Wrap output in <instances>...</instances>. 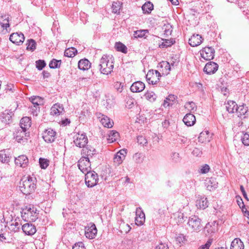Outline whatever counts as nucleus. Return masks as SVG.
Listing matches in <instances>:
<instances>
[{
	"label": "nucleus",
	"instance_id": "33",
	"mask_svg": "<svg viewBox=\"0 0 249 249\" xmlns=\"http://www.w3.org/2000/svg\"><path fill=\"white\" fill-rule=\"evenodd\" d=\"M62 105L55 104L51 108V114L53 115H58L62 112L63 110Z\"/></svg>",
	"mask_w": 249,
	"mask_h": 249
},
{
	"label": "nucleus",
	"instance_id": "49",
	"mask_svg": "<svg viewBox=\"0 0 249 249\" xmlns=\"http://www.w3.org/2000/svg\"><path fill=\"white\" fill-rule=\"evenodd\" d=\"M171 158L172 162L174 163L179 162L181 160L179 153L177 152H172L171 154Z\"/></svg>",
	"mask_w": 249,
	"mask_h": 249
},
{
	"label": "nucleus",
	"instance_id": "39",
	"mask_svg": "<svg viewBox=\"0 0 249 249\" xmlns=\"http://www.w3.org/2000/svg\"><path fill=\"white\" fill-rule=\"evenodd\" d=\"M19 221V220H17L16 219L14 220H12L11 223L10 225V229L14 232L18 231L21 225V223Z\"/></svg>",
	"mask_w": 249,
	"mask_h": 249
},
{
	"label": "nucleus",
	"instance_id": "41",
	"mask_svg": "<svg viewBox=\"0 0 249 249\" xmlns=\"http://www.w3.org/2000/svg\"><path fill=\"white\" fill-rule=\"evenodd\" d=\"M13 241L11 235L9 233L0 234V241L4 243H11Z\"/></svg>",
	"mask_w": 249,
	"mask_h": 249
},
{
	"label": "nucleus",
	"instance_id": "38",
	"mask_svg": "<svg viewBox=\"0 0 249 249\" xmlns=\"http://www.w3.org/2000/svg\"><path fill=\"white\" fill-rule=\"evenodd\" d=\"M143 13L149 14L153 9V5L150 1L146 2L142 7Z\"/></svg>",
	"mask_w": 249,
	"mask_h": 249
},
{
	"label": "nucleus",
	"instance_id": "32",
	"mask_svg": "<svg viewBox=\"0 0 249 249\" xmlns=\"http://www.w3.org/2000/svg\"><path fill=\"white\" fill-rule=\"evenodd\" d=\"M100 122L104 127L107 128H111L114 124L113 121L111 120L109 118L104 115H102Z\"/></svg>",
	"mask_w": 249,
	"mask_h": 249
},
{
	"label": "nucleus",
	"instance_id": "48",
	"mask_svg": "<svg viewBox=\"0 0 249 249\" xmlns=\"http://www.w3.org/2000/svg\"><path fill=\"white\" fill-rule=\"evenodd\" d=\"M145 98L150 102H154L157 98L156 94L153 91H147L144 95Z\"/></svg>",
	"mask_w": 249,
	"mask_h": 249
},
{
	"label": "nucleus",
	"instance_id": "15",
	"mask_svg": "<svg viewBox=\"0 0 249 249\" xmlns=\"http://www.w3.org/2000/svg\"><path fill=\"white\" fill-rule=\"evenodd\" d=\"M24 39V35L21 32L14 33L9 37V39L12 42L18 45L22 43Z\"/></svg>",
	"mask_w": 249,
	"mask_h": 249
},
{
	"label": "nucleus",
	"instance_id": "54",
	"mask_svg": "<svg viewBox=\"0 0 249 249\" xmlns=\"http://www.w3.org/2000/svg\"><path fill=\"white\" fill-rule=\"evenodd\" d=\"M39 162L42 169H46L49 165V161L45 159L40 158Z\"/></svg>",
	"mask_w": 249,
	"mask_h": 249
},
{
	"label": "nucleus",
	"instance_id": "63",
	"mask_svg": "<svg viewBox=\"0 0 249 249\" xmlns=\"http://www.w3.org/2000/svg\"><path fill=\"white\" fill-rule=\"evenodd\" d=\"M192 154L195 156H200L202 154V151L198 148H195L192 151Z\"/></svg>",
	"mask_w": 249,
	"mask_h": 249
},
{
	"label": "nucleus",
	"instance_id": "26",
	"mask_svg": "<svg viewBox=\"0 0 249 249\" xmlns=\"http://www.w3.org/2000/svg\"><path fill=\"white\" fill-rule=\"evenodd\" d=\"M159 67L160 68V71L161 72L162 75H167L171 70V65L167 61H162L159 64Z\"/></svg>",
	"mask_w": 249,
	"mask_h": 249
},
{
	"label": "nucleus",
	"instance_id": "25",
	"mask_svg": "<svg viewBox=\"0 0 249 249\" xmlns=\"http://www.w3.org/2000/svg\"><path fill=\"white\" fill-rule=\"evenodd\" d=\"M183 121L188 126H193L196 122L195 116L192 113H187L184 117Z\"/></svg>",
	"mask_w": 249,
	"mask_h": 249
},
{
	"label": "nucleus",
	"instance_id": "23",
	"mask_svg": "<svg viewBox=\"0 0 249 249\" xmlns=\"http://www.w3.org/2000/svg\"><path fill=\"white\" fill-rule=\"evenodd\" d=\"M145 88V84L140 81H137L132 84L130 87V90L133 92H140Z\"/></svg>",
	"mask_w": 249,
	"mask_h": 249
},
{
	"label": "nucleus",
	"instance_id": "31",
	"mask_svg": "<svg viewBox=\"0 0 249 249\" xmlns=\"http://www.w3.org/2000/svg\"><path fill=\"white\" fill-rule=\"evenodd\" d=\"M31 125V120L29 117H23L20 121V128L27 130Z\"/></svg>",
	"mask_w": 249,
	"mask_h": 249
},
{
	"label": "nucleus",
	"instance_id": "55",
	"mask_svg": "<svg viewBox=\"0 0 249 249\" xmlns=\"http://www.w3.org/2000/svg\"><path fill=\"white\" fill-rule=\"evenodd\" d=\"M147 32V30L137 31L134 32V36L136 38L142 37L145 36V33Z\"/></svg>",
	"mask_w": 249,
	"mask_h": 249
},
{
	"label": "nucleus",
	"instance_id": "2",
	"mask_svg": "<svg viewBox=\"0 0 249 249\" xmlns=\"http://www.w3.org/2000/svg\"><path fill=\"white\" fill-rule=\"evenodd\" d=\"M98 67L101 73L108 75L113 71L114 64L112 60H109L108 56L103 55L100 60Z\"/></svg>",
	"mask_w": 249,
	"mask_h": 249
},
{
	"label": "nucleus",
	"instance_id": "7",
	"mask_svg": "<svg viewBox=\"0 0 249 249\" xmlns=\"http://www.w3.org/2000/svg\"><path fill=\"white\" fill-rule=\"evenodd\" d=\"M90 166L89 158L86 157H82L78 162V168L84 174L91 171Z\"/></svg>",
	"mask_w": 249,
	"mask_h": 249
},
{
	"label": "nucleus",
	"instance_id": "29",
	"mask_svg": "<svg viewBox=\"0 0 249 249\" xmlns=\"http://www.w3.org/2000/svg\"><path fill=\"white\" fill-rule=\"evenodd\" d=\"M78 66L81 70H88L91 67V63L87 59H82L79 61Z\"/></svg>",
	"mask_w": 249,
	"mask_h": 249
},
{
	"label": "nucleus",
	"instance_id": "64",
	"mask_svg": "<svg viewBox=\"0 0 249 249\" xmlns=\"http://www.w3.org/2000/svg\"><path fill=\"white\" fill-rule=\"evenodd\" d=\"M155 249H169V248L167 245L161 243L157 246Z\"/></svg>",
	"mask_w": 249,
	"mask_h": 249
},
{
	"label": "nucleus",
	"instance_id": "28",
	"mask_svg": "<svg viewBox=\"0 0 249 249\" xmlns=\"http://www.w3.org/2000/svg\"><path fill=\"white\" fill-rule=\"evenodd\" d=\"M218 183L216 182L215 178H211L205 181V186L207 189L209 191H212L217 187Z\"/></svg>",
	"mask_w": 249,
	"mask_h": 249
},
{
	"label": "nucleus",
	"instance_id": "35",
	"mask_svg": "<svg viewBox=\"0 0 249 249\" xmlns=\"http://www.w3.org/2000/svg\"><path fill=\"white\" fill-rule=\"evenodd\" d=\"M196 206L198 208L205 209L208 206L207 198L206 197H201L196 200Z\"/></svg>",
	"mask_w": 249,
	"mask_h": 249
},
{
	"label": "nucleus",
	"instance_id": "14",
	"mask_svg": "<svg viewBox=\"0 0 249 249\" xmlns=\"http://www.w3.org/2000/svg\"><path fill=\"white\" fill-rule=\"evenodd\" d=\"M145 220V214L141 207H138L136 210L135 224L137 226L142 225Z\"/></svg>",
	"mask_w": 249,
	"mask_h": 249
},
{
	"label": "nucleus",
	"instance_id": "13",
	"mask_svg": "<svg viewBox=\"0 0 249 249\" xmlns=\"http://www.w3.org/2000/svg\"><path fill=\"white\" fill-rule=\"evenodd\" d=\"M85 235L87 238L90 239L95 238L97 232V230L94 224L90 223L89 225L85 227Z\"/></svg>",
	"mask_w": 249,
	"mask_h": 249
},
{
	"label": "nucleus",
	"instance_id": "34",
	"mask_svg": "<svg viewBox=\"0 0 249 249\" xmlns=\"http://www.w3.org/2000/svg\"><path fill=\"white\" fill-rule=\"evenodd\" d=\"M119 136V133L115 130H110L107 134V140L108 142L112 143L116 141Z\"/></svg>",
	"mask_w": 249,
	"mask_h": 249
},
{
	"label": "nucleus",
	"instance_id": "57",
	"mask_svg": "<svg viewBox=\"0 0 249 249\" xmlns=\"http://www.w3.org/2000/svg\"><path fill=\"white\" fill-rule=\"evenodd\" d=\"M137 142L140 144L144 145L147 143V140L143 136H139L137 137Z\"/></svg>",
	"mask_w": 249,
	"mask_h": 249
},
{
	"label": "nucleus",
	"instance_id": "22",
	"mask_svg": "<svg viewBox=\"0 0 249 249\" xmlns=\"http://www.w3.org/2000/svg\"><path fill=\"white\" fill-rule=\"evenodd\" d=\"M82 151L83 155L82 157H86L89 159L96 154V150L89 145L83 147Z\"/></svg>",
	"mask_w": 249,
	"mask_h": 249
},
{
	"label": "nucleus",
	"instance_id": "50",
	"mask_svg": "<svg viewBox=\"0 0 249 249\" xmlns=\"http://www.w3.org/2000/svg\"><path fill=\"white\" fill-rule=\"evenodd\" d=\"M185 107L190 111L196 110V106L194 102H188L185 104Z\"/></svg>",
	"mask_w": 249,
	"mask_h": 249
},
{
	"label": "nucleus",
	"instance_id": "21",
	"mask_svg": "<svg viewBox=\"0 0 249 249\" xmlns=\"http://www.w3.org/2000/svg\"><path fill=\"white\" fill-rule=\"evenodd\" d=\"M15 162L17 165L21 167H25L28 163V159L26 156L22 155L15 158Z\"/></svg>",
	"mask_w": 249,
	"mask_h": 249
},
{
	"label": "nucleus",
	"instance_id": "12",
	"mask_svg": "<svg viewBox=\"0 0 249 249\" xmlns=\"http://www.w3.org/2000/svg\"><path fill=\"white\" fill-rule=\"evenodd\" d=\"M42 138L46 142H53L56 139V132L51 128L46 129L43 133Z\"/></svg>",
	"mask_w": 249,
	"mask_h": 249
},
{
	"label": "nucleus",
	"instance_id": "37",
	"mask_svg": "<svg viewBox=\"0 0 249 249\" xmlns=\"http://www.w3.org/2000/svg\"><path fill=\"white\" fill-rule=\"evenodd\" d=\"M177 98V96L175 95H169V96L164 100L163 106L165 107H166L170 105H172L174 104L175 101L176 100Z\"/></svg>",
	"mask_w": 249,
	"mask_h": 249
},
{
	"label": "nucleus",
	"instance_id": "58",
	"mask_svg": "<svg viewBox=\"0 0 249 249\" xmlns=\"http://www.w3.org/2000/svg\"><path fill=\"white\" fill-rule=\"evenodd\" d=\"M212 243V239H209L204 245L200 246L198 249H209Z\"/></svg>",
	"mask_w": 249,
	"mask_h": 249
},
{
	"label": "nucleus",
	"instance_id": "20",
	"mask_svg": "<svg viewBox=\"0 0 249 249\" xmlns=\"http://www.w3.org/2000/svg\"><path fill=\"white\" fill-rule=\"evenodd\" d=\"M202 42V36L198 35H193L189 39V44L192 47L199 45Z\"/></svg>",
	"mask_w": 249,
	"mask_h": 249
},
{
	"label": "nucleus",
	"instance_id": "24",
	"mask_svg": "<svg viewBox=\"0 0 249 249\" xmlns=\"http://www.w3.org/2000/svg\"><path fill=\"white\" fill-rule=\"evenodd\" d=\"M211 136L209 131L201 132L198 137V142L202 143H206L211 141Z\"/></svg>",
	"mask_w": 249,
	"mask_h": 249
},
{
	"label": "nucleus",
	"instance_id": "53",
	"mask_svg": "<svg viewBox=\"0 0 249 249\" xmlns=\"http://www.w3.org/2000/svg\"><path fill=\"white\" fill-rule=\"evenodd\" d=\"M36 67L39 70H42L46 65V62L44 60H38L36 62Z\"/></svg>",
	"mask_w": 249,
	"mask_h": 249
},
{
	"label": "nucleus",
	"instance_id": "8",
	"mask_svg": "<svg viewBox=\"0 0 249 249\" xmlns=\"http://www.w3.org/2000/svg\"><path fill=\"white\" fill-rule=\"evenodd\" d=\"M26 131L27 130L18 127L14 133V138L18 142H26L28 137H29V134Z\"/></svg>",
	"mask_w": 249,
	"mask_h": 249
},
{
	"label": "nucleus",
	"instance_id": "3",
	"mask_svg": "<svg viewBox=\"0 0 249 249\" xmlns=\"http://www.w3.org/2000/svg\"><path fill=\"white\" fill-rule=\"evenodd\" d=\"M21 216L26 221H35L38 218L36 209L33 206H26L22 209Z\"/></svg>",
	"mask_w": 249,
	"mask_h": 249
},
{
	"label": "nucleus",
	"instance_id": "16",
	"mask_svg": "<svg viewBox=\"0 0 249 249\" xmlns=\"http://www.w3.org/2000/svg\"><path fill=\"white\" fill-rule=\"evenodd\" d=\"M218 65L212 61L208 62L205 66L203 71L208 74L214 73L218 70Z\"/></svg>",
	"mask_w": 249,
	"mask_h": 249
},
{
	"label": "nucleus",
	"instance_id": "36",
	"mask_svg": "<svg viewBox=\"0 0 249 249\" xmlns=\"http://www.w3.org/2000/svg\"><path fill=\"white\" fill-rule=\"evenodd\" d=\"M237 106V104L233 101H229L226 104V109L230 113H234Z\"/></svg>",
	"mask_w": 249,
	"mask_h": 249
},
{
	"label": "nucleus",
	"instance_id": "6",
	"mask_svg": "<svg viewBox=\"0 0 249 249\" xmlns=\"http://www.w3.org/2000/svg\"><path fill=\"white\" fill-rule=\"evenodd\" d=\"M161 76L160 73L157 70H149L146 75V79L149 84L155 85L160 81Z\"/></svg>",
	"mask_w": 249,
	"mask_h": 249
},
{
	"label": "nucleus",
	"instance_id": "52",
	"mask_svg": "<svg viewBox=\"0 0 249 249\" xmlns=\"http://www.w3.org/2000/svg\"><path fill=\"white\" fill-rule=\"evenodd\" d=\"M124 160V159L121 156L116 153L114 157L113 161L117 165H119L122 163Z\"/></svg>",
	"mask_w": 249,
	"mask_h": 249
},
{
	"label": "nucleus",
	"instance_id": "62",
	"mask_svg": "<svg viewBox=\"0 0 249 249\" xmlns=\"http://www.w3.org/2000/svg\"><path fill=\"white\" fill-rule=\"evenodd\" d=\"M9 15L8 14L1 13L0 14V22H6V21H9Z\"/></svg>",
	"mask_w": 249,
	"mask_h": 249
},
{
	"label": "nucleus",
	"instance_id": "18",
	"mask_svg": "<svg viewBox=\"0 0 249 249\" xmlns=\"http://www.w3.org/2000/svg\"><path fill=\"white\" fill-rule=\"evenodd\" d=\"M13 115V112L11 110H5L1 114V122L5 124H10L12 122V117Z\"/></svg>",
	"mask_w": 249,
	"mask_h": 249
},
{
	"label": "nucleus",
	"instance_id": "45",
	"mask_svg": "<svg viewBox=\"0 0 249 249\" xmlns=\"http://www.w3.org/2000/svg\"><path fill=\"white\" fill-rule=\"evenodd\" d=\"M36 43L35 40L33 39H28L26 43V49L33 52L36 49Z\"/></svg>",
	"mask_w": 249,
	"mask_h": 249
},
{
	"label": "nucleus",
	"instance_id": "61",
	"mask_svg": "<svg viewBox=\"0 0 249 249\" xmlns=\"http://www.w3.org/2000/svg\"><path fill=\"white\" fill-rule=\"evenodd\" d=\"M186 240V236L182 234H179L176 238L177 241L180 244L184 243Z\"/></svg>",
	"mask_w": 249,
	"mask_h": 249
},
{
	"label": "nucleus",
	"instance_id": "40",
	"mask_svg": "<svg viewBox=\"0 0 249 249\" xmlns=\"http://www.w3.org/2000/svg\"><path fill=\"white\" fill-rule=\"evenodd\" d=\"M115 48L118 51L124 53H127V48L126 46L121 42H116L115 44Z\"/></svg>",
	"mask_w": 249,
	"mask_h": 249
},
{
	"label": "nucleus",
	"instance_id": "30",
	"mask_svg": "<svg viewBox=\"0 0 249 249\" xmlns=\"http://www.w3.org/2000/svg\"><path fill=\"white\" fill-rule=\"evenodd\" d=\"M231 249H244V243L240 238H236L231 243Z\"/></svg>",
	"mask_w": 249,
	"mask_h": 249
},
{
	"label": "nucleus",
	"instance_id": "51",
	"mask_svg": "<svg viewBox=\"0 0 249 249\" xmlns=\"http://www.w3.org/2000/svg\"><path fill=\"white\" fill-rule=\"evenodd\" d=\"M142 156V153H136L134 155L133 159L136 163H140L142 162L143 161V158Z\"/></svg>",
	"mask_w": 249,
	"mask_h": 249
},
{
	"label": "nucleus",
	"instance_id": "11",
	"mask_svg": "<svg viewBox=\"0 0 249 249\" xmlns=\"http://www.w3.org/2000/svg\"><path fill=\"white\" fill-rule=\"evenodd\" d=\"M218 230V223L216 221L208 223L204 229V233L206 236H210Z\"/></svg>",
	"mask_w": 249,
	"mask_h": 249
},
{
	"label": "nucleus",
	"instance_id": "59",
	"mask_svg": "<svg viewBox=\"0 0 249 249\" xmlns=\"http://www.w3.org/2000/svg\"><path fill=\"white\" fill-rule=\"evenodd\" d=\"M72 249H86L84 244L82 242H79L74 244Z\"/></svg>",
	"mask_w": 249,
	"mask_h": 249
},
{
	"label": "nucleus",
	"instance_id": "56",
	"mask_svg": "<svg viewBox=\"0 0 249 249\" xmlns=\"http://www.w3.org/2000/svg\"><path fill=\"white\" fill-rule=\"evenodd\" d=\"M242 143L245 145L248 146L249 145V134H244L241 139Z\"/></svg>",
	"mask_w": 249,
	"mask_h": 249
},
{
	"label": "nucleus",
	"instance_id": "10",
	"mask_svg": "<svg viewBox=\"0 0 249 249\" xmlns=\"http://www.w3.org/2000/svg\"><path fill=\"white\" fill-rule=\"evenodd\" d=\"M215 51L211 47H205L200 51L202 58L205 60H211L213 59Z\"/></svg>",
	"mask_w": 249,
	"mask_h": 249
},
{
	"label": "nucleus",
	"instance_id": "17",
	"mask_svg": "<svg viewBox=\"0 0 249 249\" xmlns=\"http://www.w3.org/2000/svg\"><path fill=\"white\" fill-rule=\"evenodd\" d=\"M22 230L23 231L28 235H33L36 231V226L29 223H27L22 226Z\"/></svg>",
	"mask_w": 249,
	"mask_h": 249
},
{
	"label": "nucleus",
	"instance_id": "1",
	"mask_svg": "<svg viewBox=\"0 0 249 249\" xmlns=\"http://www.w3.org/2000/svg\"><path fill=\"white\" fill-rule=\"evenodd\" d=\"M36 184V178L31 176L23 177L20 181V190L24 195H29L34 192Z\"/></svg>",
	"mask_w": 249,
	"mask_h": 249
},
{
	"label": "nucleus",
	"instance_id": "47",
	"mask_svg": "<svg viewBox=\"0 0 249 249\" xmlns=\"http://www.w3.org/2000/svg\"><path fill=\"white\" fill-rule=\"evenodd\" d=\"M121 3L120 1H114L112 4V12L115 14H119Z\"/></svg>",
	"mask_w": 249,
	"mask_h": 249
},
{
	"label": "nucleus",
	"instance_id": "43",
	"mask_svg": "<svg viewBox=\"0 0 249 249\" xmlns=\"http://www.w3.org/2000/svg\"><path fill=\"white\" fill-rule=\"evenodd\" d=\"M10 157L9 154L6 153L5 150L1 151L0 153V161L2 163H8L10 161Z\"/></svg>",
	"mask_w": 249,
	"mask_h": 249
},
{
	"label": "nucleus",
	"instance_id": "4",
	"mask_svg": "<svg viewBox=\"0 0 249 249\" xmlns=\"http://www.w3.org/2000/svg\"><path fill=\"white\" fill-rule=\"evenodd\" d=\"M187 225L189 228L194 231H199L202 228L201 219L195 215L189 217Z\"/></svg>",
	"mask_w": 249,
	"mask_h": 249
},
{
	"label": "nucleus",
	"instance_id": "27",
	"mask_svg": "<svg viewBox=\"0 0 249 249\" xmlns=\"http://www.w3.org/2000/svg\"><path fill=\"white\" fill-rule=\"evenodd\" d=\"M30 100L32 104L34 105V108L32 109L33 110H34L35 112H37V111L39 110V106L41 105L42 103L43 99L39 96H32Z\"/></svg>",
	"mask_w": 249,
	"mask_h": 249
},
{
	"label": "nucleus",
	"instance_id": "19",
	"mask_svg": "<svg viewBox=\"0 0 249 249\" xmlns=\"http://www.w3.org/2000/svg\"><path fill=\"white\" fill-rule=\"evenodd\" d=\"M234 113H236L237 116L241 119L246 118L248 115V108L244 106H237Z\"/></svg>",
	"mask_w": 249,
	"mask_h": 249
},
{
	"label": "nucleus",
	"instance_id": "46",
	"mask_svg": "<svg viewBox=\"0 0 249 249\" xmlns=\"http://www.w3.org/2000/svg\"><path fill=\"white\" fill-rule=\"evenodd\" d=\"M163 42L159 45L160 48H167L171 46L175 43V40L173 38H171L170 39H163Z\"/></svg>",
	"mask_w": 249,
	"mask_h": 249
},
{
	"label": "nucleus",
	"instance_id": "60",
	"mask_svg": "<svg viewBox=\"0 0 249 249\" xmlns=\"http://www.w3.org/2000/svg\"><path fill=\"white\" fill-rule=\"evenodd\" d=\"M210 169L209 166L208 164H205L201 167L199 172L201 174H206L209 172Z\"/></svg>",
	"mask_w": 249,
	"mask_h": 249
},
{
	"label": "nucleus",
	"instance_id": "44",
	"mask_svg": "<svg viewBox=\"0 0 249 249\" xmlns=\"http://www.w3.org/2000/svg\"><path fill=\"white\" fill-rule=\"evenodd\" d=\"M61 60L53 59L49 63V66L51 69H57L60 67L61 64Z\"/></svg>",
	"mask_w": 249,
	"mask_h": 249
},
{
	"label": "nucleus",
	"instance_id": "5",
	"mask_svg": "<svg viewBox=\"0 0 249 249\" xmlns=\"http://www.w3.org/2000/svg\"><path fill=\"white\" fill-rule=\"evenodd\" d=\"M85 174V183L88 187H92L95 186L98 181V175L94 171H89Z\"/></svg>",
	"mask_w": 249,
	"mask_h": 249
},
{
	"label": "nucleus",
	"instance_id": "42",
	"mask_svg": "<svg viewBox=\"0 0 249 249\" xmlns=\"http://www.w3.org/2000/svg\"><path fill=\"white\" fill-rule=\"evenodd\" d=\"M77 52V51L75 48H69L65 50L64 55L68 57H72L75 55Z\"/></svg>",
	"mask_w": 249,
	"mask_h": 249
},
{
	"label": "nucleus",
	"instance_id": "9",
	"mask_svg": "<svg viewBox=\"0 0 249 249\" xmlns=\"http://www.w3.org/2000/svg\"><path fill=\"white\" fill-rule=\"evenodd\" d=\"M73 142L80 148L84 147L88 142V139L85 133H78L74 137Z\"/></svg>",
	"mask_w": 249,
	"mask_h": 249
}]
</instances>
